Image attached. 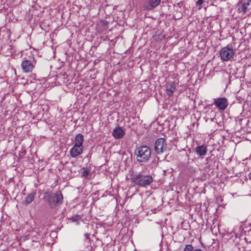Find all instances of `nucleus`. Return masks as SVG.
Returning a JSON list of instances; mask_svg holds the SVG:
<instances>
[{
  "mask_svg": "<svg viewBox=\"0 0 251 251\" xmlns=\"http://www.w3.org/2000/svg\"><path fill=\"white\" fill-rule=\"evenodd\" d=\"M132 181L139 187L147 188L153 182V178L151 175H145L139 173L132 176Z\"/></svg>",
  "mask_w": 251,
  "mask_h": 251,
  "instance_id": "1",
  "label": "nucleus"
},
{
  "mask_svg": "<svg viewBox=\"0 0 251 251\" xmlns=\"http://www.w3.org/2000/svg\"><path fill=\"white\" fill-rule=\"evenodd\" d=\"M134 155L138 162H145L148 161L151 157V150L148 146H140L135 150Z\"/></svg>",
  "mask_w": 251,
  "mask_h": 251,
  "instance_id": "2",
  "label": "nucleus"
},
{
  "mask_svg": "<svg viewBox=\"0 0 251 251\" xmlns=\"http://www.w3.org/2000/svg\"><path fill=\"white\" fill-rule=\"evenodd\" d=\"M234 53L232 46L228 45L222 48L220 51V56L223 61H227L233 58Z\"/></svg>",
  "mask_w": 251,
  "mask_h": 251,
  "instance_id": "3",
  "label": "nucleus"
},
{
  "mask_svg": "<svg viewBox=\"0 0 251 251\" xmlns=\"http://www.w3.org/2000/svg\"><path fill=\"white\" fill-rule=\"evenodd\" d=\"M167 145L163 138H158L155 142L154 150L156 153L160 154L166 151Z\"/></svg>",
  "mask_w": 251,
  "mask_h": 251,
  "instance_id": "4",
  "label": "nucleus"
},
{
  "mask_svg": "<svg viewBox=\"0 0 251 251\" xmlns=\"http://www.w3.org/2000/svg\"><path fill=\"white\" fill-rule=\"evenodd\" d=\"M213 104L218 109L224 110L228 106V100L226 98H217L213 99Z\"/></svg>",
  "mask_w": 251,
  "mask_h": 251,
  "instance_id": "5",
  "label": "nucleus"
},
{
  "mask_svg": "<svg viewBox=\"0 0 251 251\" xmlns=\"http://www.w3.org/2000/svg\"><path fill=\"white\" fill-rule=\"evenodd\" d=\"M35 67V63L30 60H25L21 64L23 72L24 73H30Z\"/></svg>",
  "mask_w": 251,
  "mask_h": 251,
  "instance_id": "6",
  "label": "nucleus"
},
{
  "mask_svg": "<svg viewBox=\"0 0 251 251\" xmlns=\"http://www.w3.org/2000/svg\"><path fill=\"white\" fill-rule=\"evenodd\" d=\"M83 150V147L74 145L70 151V155L72 157H76L81 154Z\"/></svg>",
  "mask_w": 251,
  "mask_h": 251,
  "instance_id": "7",
  "label": "nucleus"
},
{
  "mask_svg": "<svg viewBox=\"0 0 251 251\" xmlns=\"http://www.w3.org/2000/svg\"><path fill=\"white\" fill-rule=\"evenodd\" d=\"M251 0H247L244 2H239L238 4V10L239 13L245 14L247 11L248 6L250 5Z\"/></svg>",
  "mask_w": 251,
  "mask_h": 251,
  "instance_id": "8",
  "label": "nucleus"
},
{
  "mask_svg": "<svg viewBox=\"0 0 251 251\" xmlns=\"http://www.w3.org/2000/svg\"><path fill=\"white\" fill-rule=\"evenodd\" d=\"M112 135L115 139H121L125 135V131L121 127H116L112 132Z\"/></svg>",
  "mask_w": 251,
  "mask_h": 251,
  "instance_id": "9",
  "label": "nucleus"
},
{
  "mask_svg": "<svg viewBox=\"0 0 251 251\" xmlns=\"http://www.w3.org/2000/svg\"><path fill=\"white\" fill-rule=\"evenodd\" d=\"M63 199V197L60 191H57L55 193L53 197V202L55 204V207L57 205L60 204L62 203Z\"/></svg>",
  "mask_w": 251,
  "mask_h": 251,
  "instance_id": "10",
  "label": "nucleus"
},
{
  "mask_svg": "<svg viewBox=\"0 0 251 251\" xmlns=\"http://www.w3.org/2000/svg\"><path fill=\"white\" fill-rule=\"evenodd\" d=\"M176 83L172 81L168 82L166 86L167 94L169 96H172L176 89Z\"/></svg>",
  "mask_w": 251,
  "mask_h": 251,
  "instance_id": "11",
  "label": "nucleus"
},
{
  "mask_svg": "<svg viewBox=\"0 0 251 251\" xmlns=\"http://www.w3.org/2000/svg\"><path fill=\"white\" fill-rule=\"evenodd\" d=\"M196 153L201 156H203L206 155L207 153V148L205 145H201L198 146L195 149Z\"/></svg>",
  "mask_w": 251,
  "mask_h": 251,
  "instance_id": "12",
  "label": "nucleus"
},
{
  "mask_svg": "<svg viewBox=\"0 0 251 251\" xmlns=\"http://www.w3.org/2000/svg\"><path fill=\"white\" fill-rule=\"evenodd\" d=\"M84 141L83 135L81 134H77L75 135V145L83 147V143Z\"/></svg>",
  "mask_w": 251,
  "mask_h": 251,
  "instance_id": "13",
  "label": "nucleus"
},
{
  "mask_svg": "<svg viewBox=\"0 0 251 251\" xmlns=\"http://www.w3.org/2000/svg\"><path fill=\"white\" fill-rule=\"evenodd\" d=\"M45 199L49 203L51 208H55V204L53 202V198H52V196L50 193H47L45 196Z\"/></svg>",
  "mask_w": 251,
  "mask_h": 251,
  "instance_id": "14",
  "label": "nucleus"
},
{
  "mask_svg": "<svg viewBox=\"0 0 251 251\" xmlns=\"http://www.w3.org/2000/svg\"><path fill=\"white\" fill-rule=\"evenodd\" d=\"M160 1L161 0H149L150 4L146 7V9L151 10L156 7L159 4Z\"/></svg>",
  "mask_w": 251,
  "mask_h": 251,
  "instance_id": "15",
  "label": "nucleus"
},
{
  "mask_svg": "<svg viewBox=\"0 0 251 251\" xmlns=\"http://www.w3.org/2000/svg\"><path fill=\"white\" fill-rule=\"evenodd\" d=\"M36 192L30 193L25 200V203L26 204H28L31 203L34 200Z\"/></svg>",
  "mask_w": 251,
  "mask_h": 251,
  "instance_id": "16",
  "label": "nucleus"
},
{
  "mask_svg": "<svg viewBox=\"0 0 251 251\" xmlns=\"http://www.w3.org/2000/svg\"><path fill=\"white\" fill-rule=\"evenodd\" d=\"M158 160H159L158 157H156V158H154L150 165L151 167H155L158 164Z\"/></svg>",
  "mask_w": 251,
  "mask_h": 251,
  "instance_id": "17",
  "label": "nucleus"
},
{
  "mask_svg": "<svg viewBox=\"0 0 251 251\" xmlns=\"http://www.w3.org/2000/svg\"><path fill=\"white\" fill-rule=\"evenodd\" d=\"M81 216L76 215L73 216L72 218V220H73V222H76V221L80 220L81 219Z\"/></svg>",
  "mask_w": 251,
  "mask_h": 251,
  "instance_id": "18",
  "label": "nucleus"
},
{
  "mask_svg": "<svg viewBox=\"0 0 251 251\" xmlns=\"http://www.w3.org/2000/svg\"><path fill=\"white\" fill-rule=\"evenodd\" d=\"M193 247L191 245H187L184 249V251H193Z\"/></svg>",
  "mask_w": 251,
  "mask_h": 251,
  "instance_id": "19",
  "label": "nucleus"
},
{
  "mask_svg": "<svg viewBox=\"0 0 251 251\" xmlns=\"http://www.w3.org/2000/svg\"><path fill=\"white\" fill-rule=\"evenodd\" d=\"M88 174H89V171L87 169L83 168L82 175L86 177V176H87Z\"/></svg>",
  "mask_w": 251,
  "mask_h": 251,
  "instance_id": "20",
  "label": "nucleus"
},
{
  "mask_svg": "<svg viewBox=\"0 0 251 251\" xmlns=\"http://www.w3.org/2000/svg\"><path fill=\"white\" fill-rule=\"evenodd\" d=\"M203 2V0H198V1L196 2V4L197 5H199L200 7L199 9H201V5Z\"/></svg>",
  "mask_w": 251,
  "mask_h": 251,
  "instance_id": "21",
  "label": "nucleus"
},
{
  "mask_svg": "<svg viewBox=\"0 0 251 251\" xmlns=\"http://www.w3.org/2000/svg\"><path fill=\"white\" fill-rule=\"evenodd\" d=\"M107 21H103L102 22V24L103 25H107Z\"/></svg>",
  "mask_w": 251,
  "mask_h": 251,
  "instance_id": "22",
  "label": "nucleus"
},
{
  "mask_svg": "<svg viewBox=\"0 0 251 251\" xmlns=\"http://www.w3.org/2000/svg\"><path fill=\"white\" fill-rule=\"evenodd\" d=\"M193 251H203L201 249H197L194 250Z\"/></svg>",
  "mask_w": 251,
  "mask_h": 251,
  "instance_id": "23",
  "label": "nucleus"
},
{
  "mask_svg": "<svg viewBox=\"0 0 251 251\" xmlns=\"http://www.w3.org/2000/svg\"><path fill=\"white\" fill-rule=\"evenodd\" d=\"M86 237H87V238H88V235H86Z\"/></svg>",
  "mask_w": 251,
  "mask_h": 251,
  "instance_id": "24",
  "label": "nucleus"
},
{
  "mask_svg": "<svg viewBox=\"0 0 251 251\" xmlns=\"http://www.w3.org/2000/svg\"><path fill=\"white\" fill-rule=\"evenodd\" d=\"M86 237H87V238H88V235H86Z\"/></svg>",
  "mask_w": 251,
  "mask_h": 251,
  "instance_id": "25",
  "label": "nucleus"
}]
</instances>
